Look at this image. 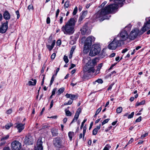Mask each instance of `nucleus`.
I'll list each match as a JSON object with an SVG mask.
<instances>
[{"label":"nucleus","instance_id":"obj_1","mask_svg":"<svg viewBox=\"0 0 150 150\" xmlns=\"http://www.w3.org/2000/svg\"><path fill=\"white\" fill-rule=\"evenodd\" d=\"M125 1V0H115V4L106 6L102 8L100 12H98L96 14V17L97 18L103 17L105 15L112 12L118 6H122L123 4V2Z\"/></svg>","mask_w":150,"mask_h":150},{"label":"nucleus","instance_id":"obj_2","mask_svg":"<svg viewBox=\"0 0 150 150\" xmlns=\"http://www.w3.org/2000/svg\"><path fill=\"white\" fill-rule=\"evenodd\" d=\"M76 20L74 18H71L65 23L64 25L61 28V30L66 35H71L74 32L75 25Z\"/></svg>","mask_w":150,"mask_h":150},{"label":"nucleus","instance_id":"obj_3","mask_svg":"<svg viewBox=\"0 0 150 150\" xmlns=\"http://www.w3.org/2000/svg\"><path fill=\"white\" fill-rule=\"evenodd\" d=\"M95 38L92 36H90L87 37L84 43V50L88 51L92 44V42L95 40Z\"/></svg>","mask_w":150,"mask_h":150},{"label":"nucleus","instance_id":"obj_4","mask_svg":"<svg viewBox=\"0 0 150 150\" xmlns=\"http://www.w3.org/2000/svg\"><path fill=\"white\" fill-rule=\"evenodd\" d=\"M117 37L114 38L112 42L108 45V47L110 49L112 50H115L118 46H120L121 45V42Z\"/></svg>","mask_w":150,"mask_h":150},{"label":"nucleus","instance_id":"obj_5","mask_svg":"<svg viewBox=\"0 0 150 150\" xmlns=\"http://www.w3.org/2000/svg\"><path fill=\"white\" fill-rule=\"evenodd\" d=\"M100 51V45L98 44L93 45L89 53V55L91 56H94L98 54Z\"/></svg>","mask_w":150,"mask_h":150},{"label":"nucleus","instance_id":"obj_6","mask_svg":"<svg viewBox=\"0 0 150 150\" xmlns=\"http://www.w3.org/2000/svg\"><path fill=\"white\" fill-rule=\"evenodd\" d=\"M94 67L89 64V63H87L83 69V71L85 74H91L95 72Z\"/></svg>","mask_w":150,"mask_h":150},{"label":"nucleus","instance_id":"obj_7","mask_svg":"<svg viewBox=\"0 0 150 150\" xmlns=\"http://www.w3.org/2000/svg\"><path fill=\"white\" fill-rule=\"evenodd\" d=\"M53 144L56 149L62 148L63 146L62 141L59 137H57L54 138L53 141Z\"/></svg>","mask_w":150,"mask_h":150},{"label":"nucleus","instance_id":"obj_8","mask_svg":"<svg viewBox=\"0 0 150 150\" xmlns=\"http://www.w3.org/2000/svg\"><path fill=\"white\" fill-rule=\"evenodd\" d=\"M12 150H20L21 148V144L18 141H14L11 143Z\"/></svg>","mask_w":150,"mask_h":150},{"label":"nucleus","instance_id":"obj_9","mask_svg":"<svg viewBox=\"0 0 150 150\" xmlns=\"http://www.w3.org/2000/svg\"><path fill=\"white\" fill-rule=\"evenodd\" d=\"M81 34L82 35H88L90 34L91 30L89 27L88 26V24L86 23L81 29Z\"/></svg>","mask_w":150,"mask_h":150},{"label":"nucleus","instance_id":"obj_10","mask_svg":"<svg viewBox=\"0 0 150 150\" xmlns=\"http://www.w3.org/2000/svg\"><path fill=\"white\" fill-rule=\"evenodd\" d=\"M120 38H118V39L121 41V44L123 43V41L126 40L129 37L128 35L127 31L125 30L122 31L120 34ZM118 37L119 38L118 36Z\"/></svg>","mask_w":150,"mask_h":150},{"label":"nucleus","instance_id":"obj_11","mask_svg":"<svg viewBox=\"0 0 150 150\" xmlns=\"http://www.w3.org/2000/svg\"><path fill=\"white\" fill-rule=\"evenodd\" d=\"M139 33V30L137 29H134L130 32L129 36V38L131 40H134L136 38Z\"/></svg>","mask_w":150,"mask_h":150},{"label":"nucleus","instance_id":"obj_12","mask_svg":"<svg viewBox=\"0 0 150 150\" xmlns=\"http://www.w3.org/2000/svg\"><path fill=\"white\" fill-rule=\"evenodd\" d=\"M33 137L30 135H28L25 137L24 139V142L26 144L31 145L33 143Z\"/></svg>","mask_w":150,"mask_h":150},{"label":"nucleus","instance_id":"obj_13","mask_svg":"<svg viewBox=\"0 0 150 150\" xmlns=\"http://www.w3.org/2000/svg\"><path fill=\"white\" fill-rule=\"evenodd\" d=\"M149 28H150V19H149L148 21L144 23V26L142 28V34Z\"/></svg>","mask_w":150,"mask_h":150},{"label":"nucleus","instance_id":"obj_14","mask_svg":"<svg viewBox=\"0 0 150 150\" xmlns=\"http://www.w3.org/2000/svg\"><path fill=\"white\" fill-rule=\"evenodd\" d=\"M8 22L6 21V22L3 24L0 28V33H4L6 32L8 28Z\"/></svg>","mask_w":150,"mask_h":150},{"label":"nucleus","instance_id":"obj_15","mask_svg":"<svg viewBox=\"0 0 150 150\" xmlns=\"http://www.w3.org/2000/svg\"><path fill=\"white\" fill-rule=\"evenodd\" d=\"M15 125H16L15 127L18 130L19 132H21L24 129V124L17 123Z\"/></svg>","mask_w":150,"mask_h":150},{"label":"nucleus","instance_id":"obj_16","mask_svg":"<svg viewBox=\"0 0 150 150\" xmlns=\"http://www.w3.org/2000/svg\"><path fill=\"white\" fill-rule=\"evenodd\" d=\"M42 142L41 139H39L38 140L37 145L38 150H43V146L42 145Z\"/></svg>","mask_w":150,"mask_h":150},{"label":"nucleus","instance_id":"obj_17","mask_svg":"<svg viewBox=\"0 0 150 150\" xmlns=\"http://www.w3.org/2000/svg\"><path fill=\"white\" fill-rule=\"evenodd\" d=\"M9 137V135H7L1 138V140L2 142L0 143V146L4 145L5 143L6 142L4 141L8 139Z\"/></svg>","mask_w":150,"mask_h":150},{"label":"nucleus","instance_id":"obj_18","mask_svg":"<svg viewBox=\"0 0 150 150\" xmlns=\"http://www.w3.org/2000/svg\"><path fill=\"white\" fill-rule=\"evenodd\" d=\"M10 16V14L7 11H5L3 14L4 18L6 20H9Z\"/></svg>","mask_w":150,"mask_h":150},{"label":"nucleus","instance_id":"obj_19","mask_svg":"<svg viewBox=\"0 0 150 150\" xmlns=\"http://www.w3.org/2000/svg\"><path fill=\"white\" fill-rule=\"evenodd\" d=\"M65 96L67 98H70L72 100H73L74 98H77L76 96L71 94H69L68 93H67L65 95Z\"/></svg>","mask_w":150,"mask_h":150},{"label":"nucleus","instance_id":"obj_20","mask_svg":"<svg viewBox=\"0 0 150 150\" xmlns=\"http://www.w3.org/2000/svg\"><path fill=\"white\" fill-rule=\"evenodd\" d=\"M51 132L53 136H56L58 134L57 129L53 128L51 129Z\"/></svg>","mask_w":150,"mask_h":150},{"label":"nucleus","instance_id":"obj_21","mask_svg":"<svg viewBox=\"0 0 150 150\" xmlns=\"http://www.w3.org/2000/svg\"><path fill=\"white\" fill-rule=\"evenodd\" d=\"M31 80L33 81L32 82L31 81H29L28 83V84L30 86H34L35 85L36 83V79H32Z\"/></svg>","mask_w":150,"mask_h":150},{"label":"nucleus","instance_id":"obj_22","mask_svg":"<svg viewBox=\"0 0 150 150\" xmlns=\"http://www.w3.org/2000/svg\"><path fill=\"white\" fill-rule=\"evenodd\" d=\"M65 14L64 13H61L60 16H59V23L60 24H62L63 23V17L65 16Z\"/></svg>","mask_w":150,"mask_h":150},{"label":"nucleus","instance_id":"obj_23","mask_svg":"<svg viewBox=\"0 0 150 150\" xmlns=\"http://www.w3.org/2000/svg\"><path fill=\"white\" fill-rule=\"evenodd\" d=\"M87 63H89L90 64L92 65V66L94 67L96 63V60L93 59L91 61H88Z\"/></svg>","mask_w":150,"mask_h":150},{"label":"nucleus","instance_id":"obj_24","mask_svg":"<svg viewBox=\"0 0 150 150\" xmlns=\"http://www.w3.org/2000/svg\"><path fill=\"white\" fill-rule=\"evenodd\" d=\"M64 88H59L58 91L57 92V93L58 95H59L62 93L64 91Z\"/></svg>","mask_w":150,"mask_h":150},{"label":"nucleus","instance_id":"obj_25","mask_svg":"<svg viewBox=\"0 0 150 150\" xmlns=\"http://www.w3.org/2000/svg\"><path fill=\"white\" fill-rule=\"evenodd\" d=\"M103 82V81L101 79H98L97 80L93 82V84H95L96 82L98 83H102Z\"/></svg>","mask_w":150,"mask_h":150},{"label":"nucleus","instance_id":"obj_26","mask_svg":"<svg viewBox=\"0 0 150 150\" xmlns=\"http://www.w3.org/2000/svg\"><path fill=\"white\" fill-rule=\"evenodd\" d=\"M79 116V114H77L76 113H75V115L74 116L73 119L72 120V121L71 122L70 124H71L73 123L74 122V121L75 120H76L78 119Z\"/></svg>","mask_w":150,"mask_h":150},{"label":"nucleus","instance_id":"obj_27","mask_svg":"<svg viewBox=\"0 0 150 150\" xmlns=\"http://www.w3.org/2000/svg\"><path fill=\"white\" fill-rule=\"evenodd\" d=\"M145 103V101L144 100H142L141 102H137L136 105V106H138L140 105H144Z\"/></svg>","mask_w":150,"mask_h":150},{"label":"nucleus","instance_id":"obj_28","mask_svg":"<svg viewBox=\"0 0 150 150\" xmlns=\"http://www.w3.org/2000/svg\"><path fill=\"white\" fill-rule=\"evenodd\" d=\"M12 124L11 123H9L6 125L5 128L6 129H8L12 126Z\"/></svg>","mask_w":150,"mask_h":150},{"label":"nucleus","instance_id":"obj_29","mask_svg":"<svg viewBox=\"0 0 150 150\" xmlns=\"http://www.w3.org/2000/svg\"><path fill=\"white\" fill-rule=\"evenodd\" d=\"M74 134L73 132H69L68 133V136L71 140L72 139L73 136L74 135Z\"/></svg>","mask_w":150,"mask_h":150},{"label":"nucleus","instance_id":"obj_30","mask_svg":"<svg viewBox=\"0 0 150 150\" xmlns=\"http://www.w3.org/2000/svg\"><path fill=\"white\" fill-rule=\"evenodd\" d=\"M122 107H119L116 110V112L118 113H120L121 112L122 110Z\"/></svg>","mask_w":150,"mask_h":150},{"label":"nucleus","instance_id":"obj_31","mask_svg":"<svg viewBox=\"0 0 150 150\" xmlns=\"http://www.w3.org/2000/svg\"><path fill=\"white\" fill-rule=\"evenodd\" d=\"M69 2L68 1H66L64 4V8L65 9L67 8L69 5Z\"/></svg>","mask_w":150,"mask_h":150},{"label":"nucleus","instance_id":"obj_32","mask_svg":"<svg viewBox=\"0 0 150 150\" xmlns=\"http://www.w3.org/2000/svg\"><path fill=\"white\" fill-rule=\"evenodd\" d=\"M103 66V63H101L98 65L97 69H96V71L97 72L100 71V69Z\"/></svg>","mask_w":150,"mask_h":150},{"label":"nucleus","instance_id":"obj_33","mask_svg":"<svg viewBox=\"0 0 150 150\" xmlns=\"http://www.w3.org/2000/svg\"><path fill=\"white\" fill-rule=\"evenodd\" d=\"M105 52L103 51H102L100 54V57L102 58H103L106 55Z\"/></svg>","mask_w":150,"mask_h":150},{"label":"nucleus","instance_id":"obj_34","mask_svg":"<svg viewBox=\"0 0 150 150\" xmlns=\"http://www.w3.org/2000/svg\"><path fill=\"white\" fill-rule=\"evenodd\" d=\"M111 147L110 145L109 144L106 145L103 150H109Z\"/></svg>","mask_w":150,"mask_h":150},{"label":"nucleus","instance_id":"obj_35","mask_svg":"<svg viewBox=\"0 0 150 150\" xmlns=\"http://www.w3.org/2000/svg\"><path fill=\"white\" fill-rule=\"evenodd\" d=\"M64 60L66 63H67L69 62V59L67 57L66 55H64Z\"/></svg>","mask_w":150,"mask_h":150},{"label":"nucleus","instance_id":"obj_36","mask_svg":"<svg viewBox=\"0 0 150 150\" xmlns=\"http://www.w3.org/2000/svg\"><path fill=\"white\" fill-rule=\"evenodd\" d=\"M46 46L47 48L50 51H51L54 47H53L52 46V45H47Z\"/></svg>","mask_w":150,"mask_h":150},{"label":"nucleus","instance_id":"obj_37","mask_svg":"<svg viewBox=\"0 0 150 150\" xmlns=\"http://www.w3.org/2000/svg\"><path fill=\"white\" fill-rule=\"evenodd\" d=\"M85 17L81 15L79 18L78 22L80 23Z\"/></svg>","mask_w":150,"mask_h":150},{"label":"nucleus","instance_id":"obj_38","mask_svg":"<svg viewBox=\"0 0 150 150\" xmlns=\"http://www.w3.org/2000/svg\"><path fill=\"white\" fill-rule=\"evenodd\" d=\"M77 10H78L77 7H76L74 9V10L73 11V14L74 15H75L76 14L77 12Z\"/></svg>","mask_w":150,"mask_h":150},{"label":"nucleus","instance_id":"obj_39","mask_svg":"<svg viewBox=\"0 0 150 150\" xmlns=\"http://www.w3.org/2000/svg\"><path fill=\"white\" fill-rule=\"evenodd\" d=\"M110 119H107L104 120L102 123V125H103L105 124V123L108 122V121Z\"/></svg>","mask_w":150,"mask_h":150},{"label":"nucleus","instance_id":"obj_40","mask_svg":"<svg viewBox=\"0 0 150 150\" xmlns=\"http://www.w3.org/2000/svg\"><path fill=\"white\" fill-rule=\"evenodd\" d=\"M98 130H97V129H94L93 131L92 134L93 135H96L98 132Z\"/></svg>","mask_w":150,"mask_h":150},{"label":"nucleus","instance_id":"obj_41","mask_svg":"<svg viewBox=\"0 0 150 150\" xmlns=\"http://www.w3.org/2000/svg\"><path fill=\"white\" fill-rule=\"evenodd\" d=\"M102 109V108L101 107H100L98 108L96 113V114H95V115H97L98 114V113L100 112L101 111V110Z\"/></svg>","mask_w":150,"mask_h":150},{"label":"nucleus","instance_id":"obj_42","mask_svg":"<svg viewBox=\"0 0 150 150\" xmlns=\"http://www.w3.org/2000/svg\"><path fill=\"white\" fill-rule=\"evenodd\" d=\"M66 115L68 116H71V113L69 110H67L66 111Z\"/></svg>","mask_w":150,"mask_h":150},{"label":"nucleus","instance_id":"obj_43","mask_svg":"<svg viewBox=\"0 0 150 150\" xmlns=\"http://www.w3.org/2000/svg\"><path fill=\"white\" fill-rule=\"evenodd\" d=\"M87 121L86 119H85L83 121V122H82L81 125L80 127V129H82L83 128L84 124V123L86 122V121Z\"/></svg>","mask_w":150,"mask_h":150},{"label":"nucleus","instance_id":"obj_44","mask_svg":"<svg viewBox=\"0 0 150 150\" xmlns=\"http://www.w3.org/2000/svg\"><path fill=\"white\" fill-rule=\"evenodd\" d=\"M134 114V112H132L128 116V119H130V118H132L133 117Z\"/></svg>","mask_w":150,"mask_h":150},{"label":"nucleus","instance_id":"obj_45","mask_svg":"<svg viewBox=\"0 0 150 150\" xmlns=\"http://www.w3.org/2000/svg\"><path fill=\"white\" fill-rule=\"evenodd\" d=\"M57 90V88H55L53 89L52 93V95L54 96L55 94V92Z\"/></svg>","mask_w":150,"mask_h":150},{"label":"nucleus","instance_id":"obj_46","mask_svg":"<svg viewBox=\"0 0 150 150\" xmlns=\"http://www.w3.org/2000/svg\"><path fill=\"white\" fill-rule=\"evenodd\" d=\"M88 13V11H83L82 14V16L84 17L85 18L87 15Z\"/></svg>","mask_w":150,"mask_h":150},{"label":"nucleus","instance_id":"obj_47","mask_svg":"<svg viewBox=\"0 0 150 150\" xmlns=\"http://www.w3.org/2000/svg\"><path fill=\"white\" fill-rule=\"evenodd\" d=\"M76 48V47L75 46H74L72 47L71 50L70 51V52L71 53H73L75 49Z\"/></svg>","mask_w":150,"mask_h":150},{"label":"nucleus","instance_id":"obj_48","mask_svg":"<svg viewBox=\"0 0 150 150\" xmlns=\"http://www.w3.org/2000/svg\"><path fill=\"white\" fill-rule=\"evenodd\" d=\"M56 56V54L53 53L51 56V59H54L55 58Z\"/></svg>","mask_w":150,"mask_h":150},{"label":"nucleus","instance_id":"obj_49","mask_svg":"<svg viewBox=\"0 0 150 150\" xmlns=\"http://www.w3.org/2000/svg\"><path fill=\"white\" fill-rule=\"evenodd\" d=\"M81 109L79 108L77 109L76 113L77 114H78L79 115V114L81 113Z\"/></svg>","mask_w":150,"mask_h":150},{"label":"nucleus","instance_id":"obj_50","mask_svg":"<svg viewBox=\"0 0 150 150\" xmlns=\"http://www.w3.org/2000/svg\"><path fill=\"white\" fill-rule=\"evenodd\" d=\"M61 41L60 40H58L56 42L57 45V46H59L61 45Z\"/></svg>","mask_w":150,"mask_h":150},{"label":"nucleus","instance_id":"obj_51","mask_svg":"<svg viewBox=\"0 0 150 150\" xmlns=\"http://www.w3.org/2000/svg\"><path fill=\"white\" fill-rule=\"evenodd\" d=\"M141 118L142 117L141 116L139 117H138V118L136 120L135 122H140L141 121Z\"/></svg>","mask_w":150,"mask_h":150},{"label":"nucleus","instance_id":"obj_52","mask_svg":"<svg viewBox=\"0 0 150 150\" xmlns=\"http://www.w3.org/2000/svg\"><path fill=\"white\" fill-rule=\"evenodd\" d=\"M28 8L29 10L30 9H33V6L32 5L30 4L28 6Z\"/></svg>","mask_w":150,"mask_h":150},{"label":"nucleus","instance_id":"obj_53","mask_svg":"<svg viewBox=\"0 0 150 150\" xmlns=\"http://www.w3.org/2000/svg\"><path fill=\"white\" fill-rule=\"evenodd\" d=\"M12 110L11 109H10L7 110L6 113L7 114H10L12 113Z\"/></svg>","mask_w":150,"mask_h":150},{"label":"nucleus","instance_id":"obj_54","mask_svg":"<svg viewBox=\"0 0 150 150\" xmlns=\"http://www.w3.org/2000/svg\"><path fill=\"white\" fill-rule=\"evenodd\" d=\"M46 23L47 24H49L50 23V19L49 17H47V18Z\"/></svg>","mask_w":150,"mask_h":150},{"label":"nucleus","instance_id":"obj_55","mask_svg":"<svg viewBox=\"0 0 150 150\" xmlns=\"http://www.w3.org/2000/svg\"><path fill=\"white\" fill-rule=\"evenodd\" d=\"M107 4V2L106 1H104L100 5V6L101 7H103Z\"/></svg>","mask_w":150,"mask_h":150},{"label":"nucleus","instance_id":"obj_56","mask_svg":"<svg viewBox=\"0 0 150 150\" xmlns=\"http://www.w3.org/2000/svg\"><path fill=\"white\" fill-rule=\"evenodd\" d=\"M54 81V79L53 77L51 79L50 81V86L52 85V84Z\"/></svg>","mask_w":150,"mask_h":150},{"label":"nucleus","instance_id":"obj_57","mask_svg":"<svg viewBox=\"0 0 150 150\" xmlns=\"http://www.w3.org/2000/svg\"><path fill=\"white\" fill-rule=\"evenodd\" d=\"M134 139L132 138H131L130 140L129 141L127 145L129 144H131L132 142L133 141Z\"/></svg>","mask_w":150,"mask_h":150},{"label":"nucleus","instance_id":"obj_58","mask_svg":"<svg viewBox=\"0 0 150 150\" xmlns=\"http://www.w3.org/2000/svg\"><path fill=\"white\" fill-rule=\"evenodd\" d=\"M75 64H71L70 67L69 68V69H72L73 68H74V67H75Z\"/></svg>","mask_w":150,"mask_h":150},{"label":"nucleus","instance_id":"obj_59","mask_svg":"<svg viewBox=\"0 0 150 150\" xmlns=\"http://www.w3.org/2000/svg\"><path fill=\"white\" fill-rule=\"evenodd\" d=\"M128 50V49L127 48H125L123 50H122V53H124L125 52H126Z\"/></svg>","mask_w":150,"mask_h":150},{"label":"nucleus","instance_id":"obj_60","mask_svg":"<svg viewBox=\"0 0 150 150\" xmlns=\"http://www.w3.org/2000/svg\"><path fill=\"white\" fill-rule=\"evenodd\" d=\"M48 127V125L47 124H46L45 125H43L42 127V129H45Z\"/></svg>","mask_w":150,"mask_h":150},{"label":"nucleus","instance_id":"obj_61","mask_svg":"<svg viewBox=\"0 0 150 150\" xmlns=\"http://www.w3.org/2000/svg\"><path fill=\"white\" fill-rule=\"evenodd\" d=\"M113 84H111L109 86V87H108V90H110L112 89V87L113 86Z\"/></svg>","mask_w":150,"mask_h":150},{"label":"nucleus","instance_id":"obj_62","mask_svg":"<svg viewBox=\"0 0 150 150\" xmlns=\"http://www.w3.org/2000/svg\"><path fill=\"white\" fill-rule=\"evenodd\" d=\"M147 135H148V134L147 133H145V134H143V135H142L141 136V138H143L145 137H146V136Z\"/></svg>","mask_w":150,"mask_h":150},{"label":"nucleus","instance_id":"obj_63","mask_svg":"<svg viewBox=\"0 0 150 150\" xmlns=\"http://www.w3.org/2000/svg\"><path fill=\"white\" fill-rule=\"evenodd\" d=\"M53 103H54L53 100H52L51 101V103H50V108H52V106H53Z\"/></svg>","mask_w":150,"mask_h":150},{"label":"nucleus","instance_id":"obj_64","mask_svg":"<svg viewBox=\"0 0 150 150\" xmlns=\"http://www.w3.org/2000/svg\"><path fill=\"white\" fill-rule=\"evenodd\" d=\"M101 126V124H100L99 125L97 126L96 127V128H95V129H97V130L98 131V130H99L100 129Z\"/></svg>","mask_w":150,"mask_h":150}]
</instances>
